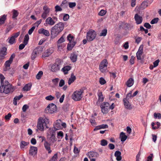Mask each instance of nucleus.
I'll use <instances>...</instances> for the list:
<instances>
[{"label":"nucleus","instance_id":"nucleus-45","mask_svg":"<svg viewBox=\"0 0 161 161\" xmlns=\"http://www.w3.org/2000/svg\"><path fill=\"white\" fill-rule=\"evenodd\" d=\"M0 79L1 80V85L4 84V80L5 79V77L2 74H0Z\"/></svg>","mask_w":161,"mask_h":161},{"label":"nucleus","instance_id":"nucleus-52","mask_svg":"<svg viewBox=\"0 0 161 161\" xmlns=\"http://www.w3.org/2000/svg\"><path fill=\"white\" fill-rule=\"evenodd\" d=\"M55 11L57 12L60 11L62 10V8L58 5H56L55 7Z\"/></svg>","mask_w":161,"mask_h":161},{"label":"nucleus","instance_id":"nucleus-13","mask_svg":"<svg viewBox=\"0 0 161 161\" xmlns=\"http://www.w3.org/2000/svg\"><path fill=\"white\" fill-rule=\"evenodd\" d=\"M43 9L44 11L42 15V17L44 19H45L49 13L50 10L47 6H44Z\"/></svg>","mask_w":161,"mask_h":161},{"label":"nucleus","instance_id":"nucleus-5","mask_svg":"<svg viewBox=\"0 0 161 161\" xmlns=\"http://www.w3.org/2000/svg\"><path fill=\"white\" fill-rule=\"evenodd\" d=\"M62 61L59 59H57L56 63L51 67V70L53 72H56L60 69L61 64Z\"/></svg>","mask_w":161,"mask_h":161},{"label":"nucleus","instance_id":"nucleus-6","mask_svg":"<svg viewBox=\"0 0 161 161\" xmlns=\"http://www.w3.org/2000/svg\"><path fill=\"white\" fill-rule=\"evenodd\" d=\"M82 93L83 92L81 90L74 92L72 96V99L75 101L80 100L82 97Z\"/></svg>","mask_w":161,"mask_h":161},{"label":"nucleus","instance_id":"nucleus-60","mask_svg":"<svg viewBox=\"0 0 161 161\" xmlns=\"http://www.w3.org/2000/svg\"><path fill=\"white\" fill-rule=\"evenodd\" d=\"M128 27V29L129 30H132L134 29V26L132 24H127V26H126Z\"/></svg>","mask_w":161,"mask_h":161},{"label":"nucleus","instance_id":"nucleus-3","mask_svg":"<svg viewBox=\"0 0 161 161\" xmlns=\"http://www.w3.org/2000/svg\"><path fill=\"white\" fill-rule=\"evenodd\" d=\"M52 129H48L47 132V139L49 143H54L56 141L55 132Z\"/></svg>","mask_w":161,"mask_h":161},{"label":"nucleus","instance_id":"nucleus-43","mask_svg":"<svg viewBox=\"0 0 161 161\" xmlns=\"http://www.w3.org/2000/svg\"><path fill=\"white\" fill-rule=\"evenodd\" d=\"M59 79L58 78H56L55 79H53L52 80V82L54 86H56L57 85Z\"/></svg>","mask_w":161,"mask_h":161},{"label":"nucleus","instance_id":"nucleus-9","mask_svg":"<svg viewBox=\"0 0 161 161\" xmlns=\"http://www.w3.org/2000/svg\"><path fill=\"white\" fill-rule=\"evenodd\" d=\"M61 123L62 121L60 119H58L53 124V127L50 128L49 129H52L54 131V132H55L57 130L62 128Z\"/></svg>","mask_w":161,"mask_h":161},{"label":"nucleus","instance_id":"nucleus-30","mask_svg":"<svg viewBox=\"0 0 161 161\" xmlns=\"http://www.w3.org/2000/svg\"><path fill=\"white\" fill-rule=\"evenodd\" d=\"M120 138L121 141L122 142H124L127 139V136L124 133L121 132L120 134Z\"/></svg>","mask_w":161,"mask_h":161},{"label":"nucleus","instance_id":"nucleus-37","mask_svg":"<svg viewBox=\"0 0 161 161\" xmlns=\"http://www.w3.org/2000/svg\"><path fill=\"white\" fill-rule=\"evenodd\" d=\"M29 40V36L28 34H26L24 38L23 43L27 44Z\"/></svg>","mask_w":161,"mask_h":161},{"label":"nucleus","instance_id":"nucleus-32","mask_svg":"<svg viewBox=\"0 0 161 161\" xmlns=\"http://www.w3.org/2000/svg\"><path fill=\"white\" fill-rule=\"evenodd\" d=\"M101 108L102 112L104 114H106L107 113L109 109L106 107H105L102 105H101Z\"/></svg>","mask_w":161,"mask_h":161},{"label":"nucleus","instance_id":"nucleus-17","mask_svg":"<svg viewBox=\"0 0 161 161\" xmlns=\"http://www.w3.org/2000/svg\"><path fill=\"white\" fill-rule=\"evenodd\" d=\"M134 19L136 21V23L137 25L140 24L142 21L143 19L142 17L140 16L138 14H135Z\"/></svg>","mask_w":161,"mask_h":161},{"label":"nucleus","instance_id":"nucleus-46","mask_svg":"<svg viewBox=\"0 0 161 161\" xmlns=\"http://www.w3.org/2000/svg\"><path fill=\"white\" fill-rule=\"evenodd\" d=\"M153 153L150 154V155L147 158V161H153Z\"/></svg>","mask_w":161,"mask_h":161},{"label":"nucleus","instance_id":"nucleus-20","mask_svg":"<svg viewBox=\"0 0 161 161\" xmlns=\"http://www.w3.org/2000/svg\"><path fill=\"white\" fill-rule=\"evenodd\" d=\"M51 144V143L48 142L47 141H45V142L44 143V147L48 151L49 153H50L52 152L50 147Z\"/></svg>","mask_w":161,"mask_h":161},{"label":"nucleus","instance_id":"nucleus-24","mask_svg":"<svg viewBox=\"0 0 161 161\" xmlns=\"http://www.w3.org/2000/svg\"><path fill=\"white\" fill-rule=\"evenodd\" d=\"M76 78L73 73H72L70 76V77L69 78L68 83L69 85H70L73 82L76 80Z\"/></svg>","mask_w":161,"mask_h":161},{"label":"nucleus","instance_id":"nucleus-1","mask_svg":"<svg viewBox=\"0 0 161 161\" xmlns=\"http://www.w3.org/2000/svg\"><path fill=\"white\" fill-rule=\"evenodd\" d=\"M64 25L62 22H59L56 24L51 29V38H54L63 30Z\"/></svg>","mask_w":161,"mask_h":161},{"label":"nucleus","instance_id":"nucleus-44","mask_svg":"<svg viewBox=\"0 0 161 161\" xmlns=\"http://www.w3.org/2000/svg\"><path fill=\"white\" fill-rule=\"evenodd\" d=\"M54 99V97L51 95L47 96L45 97V99L47 100L51 101Z\"/></svg>","mask_w":161,"mask_h":161},{"label":"nucleus","instance_id":"nucleus-29","mask_svg":"<svg viewBox=\"0 0 161 161\" xmlns=\"http://www.w3.org/2000/svg\"><path fill=\"white\" fill-rule=\"evenodd\" d=\"M71 69V67L69 66H67L64 67L62 68L61 70L64 73L65 75L68 73V71L69 70Z\"/></svg>","mask_w":161,"mask_h":161},{"label":"nucleus","instance_id":"nucleus-33","mask_svg":"<svg viewBox=\"0 0 161 161\" xmlns=\"http://www.w3.org/2000/svg\"><path fill=\"white\" fill-rule=\"evenodd\" d=\"M43 123L45 124L46 127L47 128H49V126L47 125L50 124V121L48 118L45 117L44 119H43Z\"/></svg>","mask_w":161,"mask_h":161},{"label":"nucleus","instance_id":"nucleus-64","mask_svg":"<svg viewBox=\"0 0 161 161\" xmlns=\"http://www.w3.org/2000/svg\"><path fill=\"white\" fill-rule=\"evenodd\" d=\"M35 28V26H34L32 27L28 31V34L29 35H31L32 34L33 31H34V29Z\"/></svg>","mask_w":161,"mask_h":161},{"label":"nucleus","instance_id":"nucleus-35","mask_svg":"<svg viewBox=\"0 0 161 161\" xmlns=\"http://www.w3.org/2000/svg\"><path fill=\"white\" fill-rule=\"evenodd\" d=\"M6 19V15L5 14L3 15L0 17V25L3 24Z\"/></svg>","mask_w":161,"mask_h":161},{"label":"nucleus","instance_id":"nucleus-42","mask_svg":"<svg viewBox=\"0 0 161 161\" xmlns=\"http://www.w3.org/2000/svg\"><path fill=\"white\" fill-rule=\"evenodd\" d=\"M107 33V30L104 29L103 30L102 32L100 33V36H105Z\"/></svg>","mask_w":161,"mask_h":161},{"label":"nucleus","instance_id":"nucleus-25","mask_svg":"<svg viewBox=\"0 0 161 161\" xmlns=\"http://www.w3.org/2000/svg\"><path fill=\"white\" fill-rule=\"evenodd\" d=\"M121 153L119 151H116L114 153V156L116 157V159L117 161H119L121 160L122 157H121Z\"/></svg>","mask_w":161,"mask_h":161},{"label":"nucleus","instance_id":"nucleus-10","mask_svg":"<svg viewBox=\"0 0 161 161\" xmlns=\"http://www.w3.org/2000/svg\"><path fill=\"white\" fill-rule=\"evenodd\" d=\"M42 51V48L40 47L35 48L31 53V59H34L37 57V54L41 53Z\"/></svg>","mask_w":161,"mask_h":161},{"label":"nucleus","instance_id":"nucleus-62","mask_svg":"<svg viewBox=\"0 0 161 161\" xmlns=\"http://www.w3.org/2000/svg\"><path fill=\"white\" fill-rule=\"evenodd\" d=\"M144 26L146 28L148 29H150L151 27V26L148 23H145L144 25Z\"/></svg>","mask_w":161,"mask_h":161},{"label":"nucleus","instance_id":"nucleus-61","mask_svg":"<svg viewBox=\"0 0 161 161\" xmlns=\"http://www.w3.org/2000/svg\"><path fill=\"white\" fill-rule=\"evenodd\" d=\"M69 18V15L67 14H65L64 15L63 17V20L64 21L67 20Z\"/></svg>","mask_w":161,"mask_h":161},{"label":"nucleus","instance_id":"nucleus-22","mask_svg":"<svg viewBox=\"0 0 161 161\" xmlns=\"http://www.w3.org/2000/svg\"><path fill=\"white\" fill-rule=\"evenodd\" d=\"M87 155L89 158L97 157L98 156V153L96 152H90L88 153Z\"/></svg>","mask_w":161,"mask_h":161},{"label":"nucleus","instance_id":"nucleus-56","mask_svg":"<svg viewBox=\"0 0 161 161\" xmlns=\"http://www.w3.org/2000/svg\"><path fill=\"white\" fill-rule=\"evenodd\" d=\"M106 11L105 10H102L99 13V15L102 16L106 14Z\"/></svg>","mask_w":161,"mask_h":161},{"label":"nucleus","instance_id":"nucleus-50","mask_svg":"<svg viewBox=\"0 0 161 161\" xmlns=\"http://www.w3.org/2000/svg\"><path fill=\"white\" fill-rule=\"evenodd\" d=\"M67 38L69 42H71V41L74 39V36H72L71 34H69L67 36Z\"/></svg>","mask_w":161,"mask_h":161},{"label":"nucleus","instance_id":"nucleus-40","mask_svg":"<svg viewBox=\"0 0 161 161\" xmlns=\"http://www.w3.org/2000/svg\"><path fill=\"white\" fill-rule=\"evenodd\" d=\"M153 116L155 119L158 118V119H161V114L160 113H154Z\"/></svg>","mask_w":161,"mask_h":161},{"label":"nucleus","instance_id":"nucleus-11","mask_svg":"<svg viewBox=\"0 0 161 161\" xmlns=\"http://www.w3.org/2000/svg\"><path fill=\"white\" fill-rule=\"evenodd\" d=\"M20 34V32H18L14 34L12 36L8 39V43L12 45L16 42L15 38L17 37Z\"/></svg>","mask_w":161,"mask_h":161},{"label":"nucleus","instance_id":"nucleus-16","mask_svg":"<svg viewBox=\"0 0 161 161\" xmlns=\"http://www.w3.org/2000/svg\"><path fill=\"white\" fill-rule=\"evenodd\" d=\"M124 104L125 108L127 109L130 110L132 108L130 103L127 98H124L123 99Z\"/></svg>","mask_w":161,"mask_h":161},{"label":"nucleus","instance_id":"nucleus-21","mask_svg":"<svg viewBox=\"0 0 161 161\" xmlns=\"http://www.w3.org/2000/svg\"><path fill=\"white\" fill-rule=\"evenodd\" d=\"M46 22L47 24L50 25H53L55 24V21L51 17H49L46 19Z\"/></svg>","mask_w":161,"mask_h":161},{"label":"nucleus","instance_id":"nucleus-31","mask_svg":"<svg viewBox=\"0 0 161 161\" xmlns=\"http://www.w3.org/2000/svg\"><path fill=\"white\" fill-rule=\"evenodd\" d=\"M31 86V84L30 83L27 84L25 85L23 88V91H28L30 90Z\"/></svg>","mask_w":161,"mask_h":161},{"label":"nucleus","instance_id":"nucleus-41","mask_svg":"<svg viewBox=\"0 0 161 161\" xmlns=\"http://www.w3.org/2000/svg\"><path fill=\"white\" fill-rule=\"evenodd\" d=\"M13 15L12 17L13 18H16L19 14V13H18L17 10H16L15 9H14L13 10Z\"/></svg>","mask_w":161,"mask_h":161},{"label":"nucleus","instance_id":"nucleus-34","mask_svg":"<svg viewBox=\"0 0 161 161\" xmlns=\"http://www.w3.org/2000/svg\"><path fill=\"white\" fill-rule=\"evenodd\" d=\"M98 100L100 102H102L103 101L104 98L103 97L102 93L101 92H98Z\"/></svg>","mask_w":161,"mask_h":161},{"label":"nucleus","instance_id":"nucleus-39","mask_svg":"<svg viewBox=\"0 0 161 161\" xmlns=\"http://www.w3.org/2000/svg\"><path fill=\"white\" fill-rule=\"evenodd\" d=\"M108 144V142L105 139H102L100 141V145L103 146H105Z\"/></svg>","mask_w":161,"mask_h":161},{"label":"nucleus","instance_id":"nucleus-14","mask_svg":"<svg viewBox=\"0 0 161 161\" xmlns=\"http://www.w3.org/2000/svg\"><path fill=\"white\" fill-rule=\"evenodd\" d=\"M43 119L40 117L38 119V122L37 125V129L41 131H42L44 130V127L43 125Z\"/></svg>","mask_w":161,"mask_h":161},{"label":"nucleus","instance_id":"nucleus-19","mask_svg":"<svg viewBox=\"0 0 161 161\" xmlns=\"http://www.w3.org/2000/svg\"><path fill=\"white\" fill-rule=\"evenodd\" d=\"M37 147L31 146L29 150V154L31 155H35L37 153Z\"/></svg>","mask_w":161,"mask_h":161},{"label":"nucleus","instance_id":"nucleus-55","mask_svg":"<svg viewBox=\"0 0 161 161\" xmlns=\"http://www.w3.org/2000/svg\"><path fill=\"white\" fill-rule=\"evenodd\" d=\"M12 62L9 61L7 60L6 61L4 65L5 66L8 67H9L11 64L12 63Z\"/></svg>","mask_w":161,"mask_h":161},{"label":"nucleus","instance_id":"nucleus-23","mask_svg":"<svg viewBox=\"0 0 161 161\" xmlns=\"http://www.w3.org/2000/svg\"><path fill=\"white\" fill-rule=\"evenodd\" d=\"M70 58L73 62H75L77 59V55L74 53H72L70 54Z\"/></svg>","mask_w":161,"mask_h":161},{"label":"nucleus","instance_id":"nucleus-54","mask_svg":"<svg viewBox=\"0 0 161 161\" xmlns=\"http://www.w3.org/2000/svg\"><path fill=\"white\" fill-rule=\"evenodd\" d=\"M65 82L64 80H61L59 83V87H62L64 85Z\"/></svg>","mask_w":161,"mask_h":161},{"label":"nucleus","instance_id":"nucleus-15","mask_svg":"<svg viewBox=\"0 0 161 161\" xmlns=\"http://www.w3.org/2000/svg\"><path fill=\"white\" fill-rule=\"evenodd\" d=\"M53 48H50L46 50L42 54V57L45 58L48 57L53 52Z\"/></svg>","mask_w":161,"mask_h":161},{"label":"nucleus","instance_id":"nucleus-4","mask_svg":"<svg viewBox=\"0 0 161 161\" xmlns=\"http://www.w3.org/2000/svg\"><path fill=\"white\" fill-rule=\"evenodd\" d=\"M57 110V107L53 103L49 104L45 108V112L47 114H52Z\"/></svg>","mask_w":161,"mask_h":161},{"label":"nucleus","instance_id":"nucleus-53","mask_svg":"<svg viewBox=\"0 0 161 161\" xmlns=\"http://www.w3.org/2000/svg\"><path fill=\"white\" fill-rule=\"evenodd\" d=\"M29 106L26 105L25 104L24 105L22 108V110L23 112H25L26 111V110L29 108Z\"/></svg>","mask_w":161,"mask_h":161},{"label":"nucleus","instance_id":"nucleus-49","mask_svg":"<svg viewBox=\"0 0 161 161\" xmlns=\"http://www.w3.org/2000/svg\"><path fill=\"white\" fill-rule=\"evenodd\" d=\"M99 83L101 85H104L106 83V81L103 77H101L99 79Z\"/></svg>","mask_w":161,"mask_h":161},{"label":"nucleus","instance_id":"nucleus-59","mask_svg":"<svg viewBox=\"0 0 161 161\" xmlns=\"http://www.w3.org/2000/svg\"><path fill=\"white\" fill-rule=\"evenodd\" d=\"M11 117V114L10 113H9L7 115H6L5 117L4 118L6 120H9L10 118Z\"/></svg>","mask_w":161,"mask_h":161},{"label":"nucleus","instance_id":"nucleus-18","mask_svg":"<svg viewBox=\"0 0 161 161\" xmlns=\"http://www.w3.org/2000/svg\"><path fill=\"white\" fill-rule=\"evenodd\" d=\"M38 33L39 34H42L46 36H50V33L47 30L44 28H41L38 30Z\"/></svg>","mask_w":161,"mask_h":161},{"label":"nucleus","instance_id":"nucleus-58","mask_svg":"<svg viewBox=\"0 0 161 161\" xmlns=\"http://www.w3.org/2000/svg\"><path fill=\"white\" fill-rule=\"evenodd\" d=\"M159 62V59H157L153 63V66L154 67H156L157 66L158 64V63Z\"/></svg>","mask_w":161,"mask_h":161},{"label":"nucleus","instance_id":"nucleus-12","mask_svg":"<svg viewBox=\"0 0 161 161\" xmlns=\"http://www.w3.org/2000/svg\"><path fill=\"white\" fill-rule=\"evenodd\" d=\"M143 45H141L136 53V56L137 60H141L142 59V56L143 53Z\"/></svg>","mask_w":161,"mask_h":161},{"label":"nucleus","instance_id":"nucleus-2","mask_svg":"<svg viewBox=\"0 0 161 161\" xmlns=\"http://www.w3.org/2000/svg\"><path fill=\"white\" fill-rule=\"evenodd\" d=\"M15 90V88L10 84L8 81H5L4 84L0 86V92L8 94L13 92Z\"/></svg>","mask_w":161,"mask_h":161},{"label":"nucleus","instance_id":"nucleus-36","mask_svg":"<svg viewBox=\"0 0 161 161\" xmlns=\"http://www.w3.org/2000/svg\"><path fill=\"white\" fill-rule=\"evenodd\" d=\"M75 42H72L71 44H68L67 47L68 50H72L73 47L75 45Z\"/></svg>","mask_w":161,"mask_h":161},{"label":"nucleus","instance_id":"nucleus-27","mask_svg":"<svg viewBox=\"0 0 161 161\" xmlns=\"http://www.w3.org/2000/svg\"><path fill=\"white\" fill-rule=\"evenodd\" d=\"M23 97V95L22 94H21L18 96L15 97L14 98L13 100V103L14 105H17V100H20Z\"/></svg>","mask_w":161,"mask_h":161},{"label":"nucleus","instance_id":"nucleus-7","mask_svg":"<svg viewBox=\"0 0 161 161\" xmlns=\"http://www.w3.org/2000/svg\"><path fill=\"white\" fill-rule=\"evenodd\" d=\"M108 64L107 60L104 59L102 61L99 65V69L100 71L104 73L107 70V67Z\"/></svg>","mask_w":161,"mask_h":161},{"label":"nucleus","instance_id":"nucleus-47","mask_svg":"<svg viewBox=\"0 0 161 161\" xmlns=\"http://www.w3.org/2000/svg\"><path fill=\"white\" fill-rule=\"evenodd\" d=\"M158 18H155L151 21L150 23L152 24L157 23L158 22Z\"/></svg>","mask_w":161,"mask_h":161},{"label":"nucleus","instance_id":"nucleus-48","mask_svg":"<svg viewBox=\"0 0 161 161\" xmlns=\"http://www.w3.org/2000/svg\"><path fill=\"white\" fill-rule=\"evenodd\" d=\"M58 158L57 154L55 153L54 154L52 158L49 161H56Z\"/></svg>","mask_w":161,"mask_h":161},{"label":"nucleus","instance_id":"nucleus-38","mask_svg":"<svg viewBox=\"0 0 161 161\" xmlns=\"http://www.w3.org/2000/svg\"><path fill=\"white\" fill-rule=\"evenodd\" d=\"M43 74V72L42 71H40L38 72V74L36 75V78L38 80L40 79Z\"/></svg>","mask_w":161,"mask_h":161},{"label":"nucleus","instance_id":"nucleus-57","mask_svg":"<svg viewBox=\"0 0 161 161\" xmlns=\"http://www.w3.org/2000/svg\"><path fill=\"white\" fill-rule=\"evenodd\" d=\"M69 7L71 8H72L76 6V3L75 2L69 3Z\"/></svg>","mask_w":161,"mask_h":161},{"label":"nucleus","instance_id":"nucleus-8","mask_svg":"<svg viewBox=\"0 0 161 161\" xmlns=\"http://www.w3.org/2000/svg\"><path fill=\"white\" fill-rule=\"evenodd\" d=\"M96 36V33L94 31L90 30L87 32L86 39L88 41H93Z\"/></svg>","mask_w":161,"mask_h":161},{"label":"nucleus","instance_id":"nucleus-28","mask_svg":"<svg viewBox=\"0 0 161 161\" xmlns=\"http://www.w3.org/2000/svg\"><path fill=\"white\" fill-rule=\"evenodd\" d=\"M134 80L132 78H130L126 82V85L128 87L131 86L134 84Z\"/></svg>","mask_w":161,"mask_h":161},{"label":"nucleus","instance_id":"nucleus-63","mask_svg":"<svg viewBox=\"0 0 161 161\" xmlns=\"http://www.w3.org/2000/svg\"><path fill=\"white\" fill-rule=\"evenodd\" d=\"M101 105L107 108L108 109L109 108V104L108 102H104Z\"/></svg>","mask_w":161,"mask_h":161},{"label":"nucleus","instance_id":"nucleus-26","mask_svg":"<svg viewBox=\"0 0 161 161\" xmlns=\"http://www.w3.org/2000/svg\"><path fill=\"white\" fill-rule=\"evenodd\" d=\"M29 143L28 142L22 141L20 143V147L21 149L23 150L25 146H27Z\"/></svg>","mask_w":161,"mask_h":161},{"label":"nucleus","instance_id":"nucleus-51","mask_svg":"<svg viewBox=\"0 0 161 161\" xmlns=\"http://www.w3.org/2000/svg\"><path fill=\"white\" fill-rule=\"evenodd\" d=\"M65 40L63 36H61L57 41V43H61L64 42Z\"/></svg>","mask_w":161,"mask_h":161}]
</instances>
